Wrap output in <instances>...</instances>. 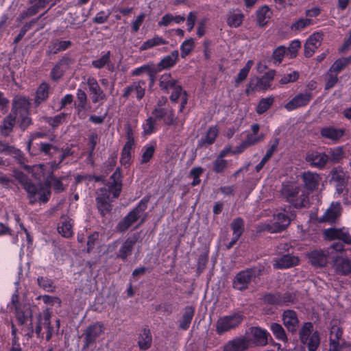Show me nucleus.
I'll return each mask as SVG.
<instances>
[{
    "instance_id": "32",
    "label": "nucleus",
    "mask_w": 351,
    "mask_h": 351,
    "mask_svg": "<svg viewBox=\"0 0 351 351\" xmlns=\"http://www.w3.org/2000/svg\"><path fill=\"white\" fill-rule=\"evenodd\" d=\"M16 115L14 116L12 114H10L3 119L0 127V132L2 136L7 137L12 132L16 122Z\"/></svg>"
},
{
    "instance_id": "10",
    "label": "nucleus",
    "mask_w": 351,
    "mask_h": 351,
    "mask_svg": "<svg viewBox=\"0 0 351 351\" xmlns=\"http://www.w3.org/2000/svg\"><path fill=\"white\" fill-rule=\"evenodd\" d=\"M327 250H314L306 254L310 263L315 268H323L327 265L329 256L327 254Z\"/></svg>"
},
{
    "instance_id": "39",
    "label": "nucleus",
    "mask_w": 351,
    "mask_h": 351,
    "mask_svg": "<svg viewBox=\"0 0 351 351\" xmlns=\"http://www.w3.org/2000/svg\"><path fill=\"white\" fill-rule=\"evenodd\" d=\"M275 73V70H270L265 73L261 78L256 77L254 79L255 81H257L259 90H267L270 87V82L274 80Z\"/></svg>"
},
{
    "instance_id": "46",
    "label": "nucleus",
    "mask_w": 351,
    "mask_h": 351,
    "mask_svg": "<svg viewBox=\"0 0 351 351\" xmlns=\"http://www.w3.org/2000/svg\"><path fill=\"white\" fill-rule=\"evenodd\" d=\"M271 330L276 339L285 342L288 341L285 330L280 324L272 323L271 324Z\"/></svg>"
},
{
    "instance_id": "21",
    "label": "nucleus",
    "mask_w": 351,
    "mask_h": 351,
    "mask_svg": "<svg viewBox=\"0 0 351 351\" xmlns=\"http://www.w3.org/2000/svg\"><path fill=\"white\" fill-rule=\"evenodd\" d=\"M311 93H300L285 105L287 110H293L299 107L304 106L310 101Z\"/></svg>"
},
{
    "instance_id": "48",
    "label": "nucleus",
    "mask_w": 351,
    "mask_h": 351,
    "mask_svg": "<svg viewBox=\"0 0 351 351\" xmlns=\"http://www.w3.org/2000/svg\"><path fill=\"white\" fill-rule=\"evenodd\" d=\"M274 101V97L261 99L256 107V112L258 114H262L265 112L273 104Z\"/></svg>"
},
{
    "instance_id": "26",
    "label": "nucleus",
    "mask_w": 351,
    "mask_h": 351,
    "mask_svg": "<svg viewBox=\"0 0 351 351\" xmlns=\"http://www.w3.org/2000/svg\"><path fill=\"white\" fill-rule=\"evenodd\" d=\"M71 219L68 217L62 216L58 226V231L62 237L69 238L73 236Z\"/></svg>"
},
{
    "instance_id": "40",
    "label": "nucleus",
    "mask_w": 351,
    "mask_h": 351,
    "mask_svg": "<svg viewBox=\"0 0 351 351\" xmlns=\"http://www.w3.org/2000/svg\"><path fill=\"white\" fill-rule=\"evenodd\" d=\"M343 130L336 129L332 127H326L321 130L322 136L335 141L339 139L343 135Z\"/></svg>"
},
{
    "instance_id": "29",
    "label": "nucleus",
    "mask_w": 351,
    "mask_h": 351,
    "mask_svg": "<svg viewBox=\"0 0 351 351\" xmlns=\"http://www.w3.org/2000/svg\"><path fill=\"white\" fill-rule=\"evenodd\" d=\"M39 152L45 156H48L49 158H53L55 156L60 152V148L51 143L46 142H40L37 143Z\"/></svg>"
},
{
    "instance_id": "49",
    "label": "nucleus",
    "mask_w": 351,
    "mask_h": 351,
    "mask_svg": "<svg viewBox=\"0 0 351 351\" xmlns=\"http://www.w3.org/2000/svg\"><path fill=\"white\" fill-rule=\"evenodd\" d=\"M269 12H271V10L267 5L263 6L257 11V21L261 27H263L267 24V21L265 19L270 18V16L268 14Z\"/></svg>"
},
{
    "instance_id": "44",
    "label": "nucleus",
    "mask_w": 351,
    "mask_h": 351,
    "mask_svg": "<svg viewBox=\"0 0 351 351\" xmlns=\"http://www.w3.org/2000/svg\"><path fill=\"white\" fill-rule=\"evenodd\" d=\"M351 62V56L337 59L330 66V71L335 73L341 72Z\"/></svg>"
},
{
    "instance_id": "56",
    "label": "nucleus",
    "mask_w": 351,
    "mask_h": 351,
    "mask_svg": "<svg viewBox=\"0 0 351 351\" xmlns=\"http://www.w3.org/2000/svg\"><path fill=\"white\" fill-rule=\"evenodd\" d=\"M320 343L319 334L318 331H315L308 339V351H316Z\"/></svg>"
},
{
    "instance_id": "57",
    "label": "nucleus",
    "mask_w": 351,
    "mask_h": 351,
    "mask_svg": "<svg viewBox=\"0 0 351 351\" xmlns=\"http://www.w3.org/2000/svg\"><path fill=\"white\" fill-rule=\"evenodd\" d=\"M65 71L66 70H64L62 67L56 63L51 70V79L53 82H58L62 78Z\"/></svg>"
},
{
    "instance_id": "42",
    "label": "nucleus",
    "mask_w": 351,
    "mask_h": 351,
    "mask_svg": "<svg viewBox=\"0 0 351 351\" xmlns=\"http://www.w3.org/2000/svg\"><path fill=\"white\" fill-rule=\"evenodd\" d=\"M265 304L269 305L282 306L281 293L280 292L265 293L261 298Z\"/></svg>"
},
{
    "instance_id": "45",
    "label": "nucleus",
    "mask_w": 351,
    "mask_h": 351,
    "mask_svg": "<svg viewBox=\"0 0 351 351\" xmlns=\"http://www.w3.org/2000/svg\"><path fill=\"white\" fill-rule=\"evenodd\" d=\"M111 57V52L108 51L106 53L103 54L100 58L93 60L91 62V65L96 69H101L106 66L109 62V59Z\"/></svg>"
},
{
    "instance_id": "28",
    "label": "nucleus",
    "mask_w": 351,
    "mask_h": 351,
    "mask_svg": "<svg viewBox=\"0 0 351 351\" xmlns=\"http://www.w3.org/2000/svg\"><path fill=\"white\" fill-rule=\"evenodd\" d=\"M144 73H147L151 84H153L156 75L155 68H154L153 64H143L139 67H137L132 71L131 75L132 76H140Z\"/></svg>"
},
{
    "instance_id": "37",
    "label": "nucleus",
    "mask_w": 351,
    "mask_h": 351,
    "mask_svg": "<svg viewBox=\"0 0 351 351\" xmlns=\"http://www.w3.org/2000/svg\"><path fill=\"white\" fill-rule=\"evenodd\" d=\"M168 43V41L166 40L161 36L156 35L153 38L147 40L145 41L139 47L140 51H145L150 49L154 47L166 45Z\"/></svg>"
},
{
    "instance_id": "33",
    "label": "nucleus",
    "mask_w": 351,
    "mask_h": 351,
    "mask_svg": "<svg viewBox=\"0 0 351 351\" xmlns=\"http://www.w3.org/2000/svg\"><path fill=\"white\" fill-rule=\"evenodd\" d=\"M156 149V141H151L142 148L141 164L148 163L153 158Z\"/></svg>"
},
{
    "instance_id": "61",
    "label": "nucleus",
    "mask_w": 351,
    "mask_h": 351,
    "mask_svg": "<svg viewBox=\"0 0 351 351\" xmlns=\"http://www.w3.org/2000/svg\"><path fill=\"white\" fill-rule=\"evenodd\" d=\"M193 44L194 43L192 38L187 39L182 43L180 46L182 58H185L191 53L193 48Z\"/></svg>"
},
{
    "instance_id": "11",
    "label": "nucleus",
    "mask_w": 351,
    "mask_h": 351,
    "mask_svg": "<svg viewBox=\"0 0 351 351\" xmlns=\"http://www.w3.org/2000/svg\"><path fill=\"white\" fill-rule=\"evenodd\" d=\"M53 0H29L32 5L27 10L21 12L18 17L20 21L24 20L27 17L36 15L38 12L45 8Z\"/></svg>"
},
{
    "instance_id": "51",
    "label": "nucleus",
    "mask_w": 351,
    "mask_h": 351,
    "mask_svg": "<svg viewBox=\"0 0 351 351\" xmlns=\"http://www.w3.org/2000/svg\"><path fill=\"white\" fill-rule=\"evenodd\" d=\"M98 142V135L93 132L88 136V158H94L95 149Z\"/></svg>"
},
{
    "instance_id": "54",
    "label": "nucleus",
    "mask_w": 351,
    "mask_h": 351,
    "mask_svg": "<svg viewBox=\"0 0 351 351\" xmlns=\"http://www.w3.org/2000/svg\"><path fill=\"white\" fill-rule=\"evenodd\" d=\"M343 154V148L341 147L330 149L328 155V160H330L333 163L339 162L342 159Z\"/></svg>"
},
{
    "instance_id": "58",
    "label": "nucleus",
    "mask_w": 351,
    "mask_h": 351,
    "mask_svg": "<svg viewBox=\"0 0 351 351\" xmlns=\"http://www.w3.org/2000/svg\"><path fill=\"white\" fill-rule=\"evenodd\" d=\"M341 228H328L324 231V236L326 239L329 241H333L335 239H339L341 236Z\"/></svg>"
},
{
    "instance_id": "18",
    "label": "nucleus",
    "mask_w": 351,
    "mask_h": 351,
    "mask_svg": "<svg viewBox=\"0 0 351 351\" xmlns=\"http://www.w3.org/2000/svg\"><path fill=\"white\" fill-rule=\"evenodd\" d=\"M283 324L287 330L294 333L296 331L299 321L296 313L293 310H286L282 314Z\"/></svg>"
},
{
    "instance_id": "30",
    "label": "nucleus",
    "mask_w": 351,
    "mask_h": 351,
    "mask_svg": "<svg viewBox=\"0 0 351 351\" xmlns=\"http://www.w3.org/2000/svg\"><path fill=\"white\" fill-rule=\"evenodd\" d=\"M298 257L286 254L276 261L274 267L278 269L288 268L298 265Z\"/></svg>"
},
{
    "instance_id": "36",
    "label": "nucleus",
    "mask_w": 351,
    "mask_h": 351,
    "mask_svg": "<svg viewBox=\"0 0 351 351\" xmlns=\"http://www.w3.org/2000/svg\"><path fill=\"white\" fill-rule=\"evenodd\" d=\"M300 187L293 185H283L281 189V193L283 197L293 205L295 200V197L298 195Z\"/></svg>"
},
{
    "instance_id": "3",
    "label": "nucleus",
    "mask_w": 351,
    "mask_h": 351,
    "mask_svg": "<svg viewBox=\"0 0 351 351\" xmlns=\"http://www.w3.org/2000/svg\"><path fill=\"white\" fill-rule=\"evenodd\" d=\"M149 201V197L142 198L136 206L118 223L117 226V230L119 232L124 233L139 219L141 221L136 227L141 226L146 219L145 212L147 208Z\"/></svg>"
},
{
    "instance_id": "8",
    "label": "nucleus",
    "mask_w": 351,
    "mask_h": 351,
    "mask_svg": "<svg viewBox=\"0 0 351 351\" xmlns=\"http://www.w3.org/2000/svg\"><path fill=\"white\" fill-rule=\"evenodd\" d=\"M246 335H251L252 337L247 338L249 344L253 343L256 346H263L267 344L269 333L264 329L258 326H253L249 328L245 333Z\"/></svg>"
},
{
    "instance_id": "41",
    "label": "nucleus",
    "mask_w": 351,
    "mask_h": 351,
    "mask_svg": "<svg viewBox=\"0 0 351 351\" xmlns=\"http://www.w3.org/2000/svg\"><path fill=\"white\" fill-rule=\"evenodd\" d=\"M278 144H279V138H276L274 141V143L267 151L266 154L262 158L260 163L256 166L255 169L257 172H259L263 169V167H264L265 163L271 158L274 153L276 151Z\"/></svg>"
},
{
    "instance_id": "22",
    "label": "nucleus",
    "mask_w": 351,
    "mask_h": 351,
    "mask_svg": "<svg viewBox=\"0 0 351 351\" xmlns=\"http://www.w3.org/2000/svg\"><path fill=\"white\" fill-rule=\"evenodd\" d=\"M136 243V240L134 238H128L120 247L117 258L125 261L132 254Z\"/></svg>"
},
{
    "instance_id": "62",
    "label": "nucleus",
    "mask_w": 351,
    "mask_h": 351,
    "mask_svg": "<svg viewBox=\"0 0 351 351\" xmlns=\"http://www.w3.org/2000/svg\"><path fill=\"white\" fill-rule=\"evenodd\" d=\"M243 19V15L241 14H233L228 18L227 23L230 27H239Z\"/></svg>"
},
{
    "instance_id": "59",
    "label": "nucleus",
    "mask_w": 351,
    "mask_h": 351,
    "mask_svg": "<svg viewBox=\"0 0 351 351\" xmlns=\"http://www.w3.org/2000/svg\"><path fill=\"white\" fill-rule=\"evenodd\" d=\"M323 33L316 32L313 34L306 40L307 45H311L315 49L320 46L321 41L323 39Z\"/></svg>"
},
{
    "instance_id": "25",
    "label": "nucleus",
    "mask_w": 351,
    "mask_h": 351,
    "mask_svg": "<svg viewBox=\"0 0 351 351\" xmlns=\"http://www.w3.org/2000/svg\"><path fill=\"white\" fill-rule=\"evenodd\" d=\"M172 93L170 95V99L172 102H178V99L181 98V104L180 106V112H182L185 105L187 104V93L186 91L182 90V88L180 85H178L175 88H172Z\"/></svg>"
},
{
    "instance_id": "63",
    "label": "nucleus",
    "mask_w": 351,
    "mask_h": 351,
    "mask_svg": "<svg viewBox=\"0 0 351 351\" xmlns=\"http://www.w3.org/2000/svg\"><path fill=\"white\" fill-rule=\"evenodd\" d=\"M110 15V12H107L101 10L95 16L93 19V22L95 24H103L106 23Z\"/></svg>"
},
{
    "instance_id": "12",
    "label": "nucleus",
    "mask_w": 351,
    "mask_h": 351,
    "mask_svg": "<svg viewBox=\"0 0 351 351\" xmlns=\"http://www.w3.org/2000/svg\"><path fill=\"white\" fill-rule=\"evenodd\" d=\"M146 90V81L139 80L132 82L130 85L125 87L123 92V97L128 99L132 92H135L137 100H141L145 95Z\"/></svg>"
},
{
    "instance_id": "27",
    "label": "nucleus",
    "mask_w": 351,
    "mask_h": 351,
    "mask_svg": "<svg viewBox=\"0 0 351 351\" xmlns=\"http://www.w3.org/2000/svg\"><path fill=\"white\" fill-rule=\"evenodd\" d=\"M178 85L177 80L173 78L171 73H164L160 77L159 86L165 93H169L172 88Z\"/></svg>"
},
{
    "instance_id": "53",
    "label": "nucleus",
    "mask_w": 351,
    "mask_h": 351,
    "mask_svg": "<svg viewBox=\"0 0 351 351\" xmlns=\"http://www.w3.org/2000/svg\"><path fill=\"white\" fill-rule=\"evenodd\" d=\"M308 195V193L303 192L293 203V207L298 209L308 207L309 205Z\"/></svg>"
},
{
    "instance_id": "13",
    "label": "nucleus",
    "mask_w": 351,
    "mask_h": 351,
    "mask_svg": "<svg viewBox=\"0 0 351 351\" xmlns=\"http://www.w3.org/2000/svg\"><path fill=\"white\" fill-rule=\"evenodd\" d=\"M331 260L332 267L335 271L341 276L351 274V262L347 257L334 256Z\"/></svg>"
},
{
    "instance_id": "20",
    "label": "nucleus",
    "mask_w": 351,
    "mask_h": 351,
    "mask_svg": "<svg viewBox=\"0 0 351 351\" xmlns=\"http://www.w3.org/2000/svg\"><path fill=\"white\" fill-rule=\"evenodd\" d=\"M328 155L317 152H307L306 154L305 160L309 162L311 166L318 168H322L325 166L328 160Z\"/></svg>"
},
{
    "instance_id": "17",
    "label": "nucleus",
    "mask_w": 351,
    "mask_h": 351,
    "mask_svg": "<svg viewBox=\"0 0 351 351\" xmlns=\"http://www.w3.org/2000/svg\"><path fill=\"white\" fill-rule=\"evenodd\" d=\"M341 207L339 202H332L323 217L319 219V222L335 223L341 215Z\"/></svg>"
},
{
    "instance_id": "23",
    "label": "nucleus",
    "mask_w": 351,
    "mask_h": 351,
    "mask_svg": "<svg viewBox=\"0 0 351 351\" xmlns=\"http://www.w3.org/2000/svg\"><path fill=\"white\" fill-rule=\"evenodd\" d=\"M247 269L239 272L235 276L233 282V287L239 291L245 290L247 288V285L251 281L250 274Z\"/></svg>"
},
{
    "instance_id": "55",
    "label": "nucleus",
    "mask_w": 351,
    "mask_h": 351,
    "mask_svg": "<svg viewBox=\"0 0 351 351\" xmlns=\"http://www.w3.org/2000/svg\"><path fill=\"white\" fill-rule=\"evenodd\" d=\"M230 226L233 230L234 234L235 236L239 234L240 237L244 230V223L243 219L241 217L236 218L231 223Z\"/></svg>"
},
{
    "instance_id": "4",
    "label": "nucleus",
    "mask_w": 351,
    "mask_h": 351,
    "mask_svg": "<svg viewBox=\"0 0 351 351\" xmlns=\"http://www.w3.org/2000/svg\"><path fill=\"white\" fill-rule=\"evenodd\" d=\"M243 319V315L239 313L219 317L216 323L217 333L221 335L235 328L241 324Z\"/></svg>"
},
{
    "instance_id": "38",
    "label": "nucleus",
    "mask_w": 351,
    "mask_h": 351,
    "mask_svg": "<svg viewBox=\"0 0 351 351\" xmlns=\"http://www.w3.org/2000/svg\"><path fill=\"white\" fill-rule=\"evenodd\" d=\"M195 309L192 306H186L184 308V313L180 322L179 327L182 330H187L191 323L194 315Z\"/></svg>"
},
{
    "instance_id": "50",
    "label": "nucleus",
    "mask_w": 351,
    "mask_h": 351,
    "mask_svg": "<svg viewBox=\"0 0 351 351\" xmlns=\"http://www.w3.org/2000/svg\"><path fill=\"white\" fill-rule=\"evenodd\" d=\"M327 255L329 256V259H332L334 256H339L337 254V252H343L345 251L344 245L341 242H336L332 244L327 249Z\"/></svg>"
},
{
    "instance_id": "35",
    "label": "nucleus",
    "mask_w": 351,
    "mask_h": 351,
    "mask_svg": "<svg viewBox=\"0 0 351 351\" xmlns=\"http://www.w3.org/2000/svg\"><path fill=\"white\" fill-rule=\"evenodd\" d=\"M152 337L149 328H145L139 335L138 346L141 350H147L152 346Z\"/></svg>"
},
{
    "instance_id": "52",
    "label": "nucleus",
    "mask_w": 351,
    "mask_h": 351,
    "mask_svg": "<svg viewBox=\"0 0 351 351\" xmlns=\"http://www.w3.org/2000/svg\"><path fill=\"white\" fill-rule=\"evenodd\" d=\"M66 116L67 114L62 112L56 115L55 117H47V123L53 128H56L64 121Z\"/></svg>"
},
{
    "instance_id": "15",
    "label": "nucleus",
    "mask_w": 351,
    "mask_h": 351,
    "mask_svg": "<svg viewBox=\"0 0 351 351\" xmlns=\"http://www.w3.org/2000/svg\"><path fill=\"white\" fill-rule=\"evenodd\" d=\"M249 348V340L246 337H241L228 341L223 346V351H245Z\"/></svg>"
},
{
    "instance_id": "5",
    "label": "nucleus",
    "mask_w": 351,
    "mask_h": 351,
    "mask_svg": "<svg viewBox=\"0 0 351 351\" xmlns=\"http://www.w3.org/2000/svg\"><path fill=\"white\" fill-rule=\"evenodd\" d=\"M152 114L158 122H161L165 125L170 126L176 122L175 112L169 105L162 106L158 103L152 110Z\"/></svg>"
},
{
    "instance_id": "16",
    "label": "nucleus",
    "mask_w": 351,
    "mask_h": 351,
    "mask_svg": "<svg viewBox=\"0 0 351 351\" xmlns=\"http://www.w3.org/2000/svg\"><path fill=\"white\" fill-rule=\"evenodd\" d=\"M52 92L50 84L46 82H43L38 86L34 97V104L38 106L41 104L46 101Z\"/></svg>"
},
{
    "instance_id": "6",
    "label": "nucleus",
    "mask_w": 351,
    "mask_h": 351,
    "mask_svg": "<svg viewBox=\"0 0 351 351\" xmlns=\"http://www.w3.org/2000/svg\"><path fill=\"white\" fill-rule=\"evenodd\" d=\"M105 331V326L102 322H96L90 324L84 331L83 350L88 348L95 343L96 340Z\"/></svg>"
},
{
    "instance_id": "24",
    "label": "nucleus",
    "mask_w": 351,
    "mask_h": 351,
    "mask_svg": "<svg viewBox=\"0 0 351 351\" xmlns=\"http://www.w3.org/2000/svg\"><path fill=\"white\" fill-rule=\"evenodd\" d=\"M302 179L304 186L310 191H313L317 188L321 177L316 173L307 171L303 173Z\"/></svg>"
},
{
    "instance_id": "60",
    "label": "nucleus",
    "mask_w": 351,
    "mask_h": 351,
    "mask_svg": "<svg viewBox=\"0 0 351 351\" xmlns=\"http://www.w3.org/2000/svg\"><path fill=\"white\" fill-rule=\"evenodd\" d=\"M37 283L40 288L47 291L52 289L53 285V282L51 279L44 276H38L37 278Z\"/></svg>"
},
{
    "instance_id": "9",
    "label": "nucleus",
    "mask_w": 351,
    "mask_h": 351,
    "mask_svg": "<svg viewBox=\"0 0 351 351\" xmlns=\"http://www.w3.org/2000/svg\"><path fill=\"white\" fill-rule=\"evenodd\" d=\"M86 85L88 92L92 95L91 100L93 104L106 100V95L99 86L97 80L95 77H88L86 80Z\"/></svg>"
},
{
    "instance_id": "43",
    "label": "nucleus",
    "mask_w": 351,
    "mask_h": 351,
    "mask_svg": "<svg viewBox=\"0 0 351 351\" xmlns=\"http://www.w3.org/2000/svg\"><path fill=\"white\" fill-rule=\"evenodd\" d=\"M29 108V102L27 99L25 97H20L14 101V106L13 108L16 109V116L18 114L21 113H27Z\"/></svg>"
},
{
    "instance_id": "14",
    "label": "nucleus",
    "mask_w": 351,
    "mask_h": 351,
    "mask_svg": "<svg viewBox=\"0 0 351 351\" xmlns=\"http://www.w3.org/2000/svg\"><path fill=\"white\" fill-rule=\"evenodd\" d=\"M179 58V52L178 50L173 51L169 55L163 57L157 64H153L155 68L156 75L165 69H170L173 67L178 62Z\"/></svg>"
},
{
    "instance_id": "7",
    "label": "nucleus",
    "mask_w": 351,
    "mask_h": 351,
    "mask_svg": "<svg viewBox=\"0 0 351 351\" xmlns=\"http://www.w3.org/2000/svg\"><path fill=\"white\" fill-rule=\"evenodd\" d=\"M16 318L19 325H24L29 319L30 323L29 324L28 329L29 332L27 335L29 337H32L34 333V327L32 323V310L30 306L27 305H23L22 306H16L15 309Z\"/></svg>"
},
{
    "instance_id": "19",
    "label": "nucleus",
    "mask_w": 351,
    "mask_h": 351,
    "mask_svg": "<svg viewBox=\"0 0 351 351\" xmlns=\"http://www.w3.org/2000/svg\"><path fill=\"white\" fill-rule=\"evenodd\" d=\"M72 46V42L71 40H61L60 39L52 40L47 51V55H55L61 51H66Z\"/></svg>"
},
{
    "instance_id": "31",
    "label": "nucleus",
    "mask_w": 351,
    "mask_h": 351,
    "mask_svg": "<svg viewBox=\"0 0 351 351\" xmlns=\"http://www.w3.org/2000/svg\"><path fill=\"white\" fill-rule=\"evenodd\" d=\"M277 218L278 221L274 222L269 228V230L272 232H280L285 230L290 223V219L285 214L278 213Z\"/></svg>"
},
{
    "instance_id": "64",
    "label": "nucleus",
    "mask_w": 351,
    "mask_h": 351,
    "mask_svg": "<svg viewBox=\"0 0 351 351\" xmlns=\"http://www.w3.org/2000/svg\"><path fill=\"white\" fill-rule=\"evenodd\" d=\"M20 117L21 121L19 126L23 130H26L30 125L32 124V120L29 117L28 112L27 113H21Z\"/></svg>"
},
{
    "instance_id": "34",
    "label": "nucleus",
    "mask_w": 351,
    "mask_h": 351,
    "mask_svg": "<svg viewBox=\"0 0 351 351\" xmlns=\"http://www.w3.org/2000/svg\"><path fill=\"white\" fill-rule=\"evenodd\" d=\"M157 122L158 121L152 114L147 119H145V121L142 124L143 136H149L156 132L158 130Z\"/></svg>"
},
{
    "instance_id": "47",
    "label": "nucleus",
    "mask_w": 351,
    "mask_h": 351,
    "mask_svg": "<svg viewBox=\"0 0 351 351\" xmlns=\"http://www.w3.org/2000/svg\"><path fill=\"white\" fill-rule=\"evenodd\" d=\"M332 179L337 182V184H341V186H346L347 184V180L346 178V175L341 168L339 169L337 168H334L332 171Z\"/></svg>"
},
{
    "instance_id": "2",
    "label": "nucleus",
    "mask_w": 351,
    "mask_h": 351,
    "mask_svg": "<svg viewBox=\"0 0 351 351\" xmlns=\"http://www.w3.org/2000/svg\"><path fill=\"white\" fill-rule=\"evenodd\" d=\"M123 175L120 167H117L110 176L105 186L99 189L96 197V205L102 217L112 210V202L117 199L122 191Z\"/></svg>"
},
{
    "instance_id": "1",
    "label": "nucleus",
    "mask_w": 351,
    "mask_h": 351,
    "mask_svg": "<svg viewBox=\"0 0 351 351\" xmlns=\"http://www.w3.org/2000/svg\"><path fill=\"white\" fill-rule=\"evenodd\" d=\"M64 178H66V176L58 178L53 174V172H51L43 184L38 183L36 184L27 176L22 174L19 178V182L27 193L29 203L34 205L38 202L43 204L47 203L51 197V188H53L56 193L64 191L65 188L62 180Z\"/></svg>"
}]
</instances>
